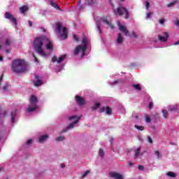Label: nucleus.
Masks as SVG:
<instances>
[{"instance_id": "nucleus-9", "label": "nucleus", "mask_w": 179, "mask_h": 179, "mask_svg": "<svg viewBox=\"0 0 179 179\" xmlns=\"http://www.w3.org/2000/svg\"><path fill=\"white\" fill-rule=\"evenodd\" d=\"M69 120L70 121H72V120H74V121L73 123L70 124L66 128V129L63 131V132H66V131H69V129H72V128H73L76 125V124L79 122V120H80V116L78 117L76 115H73V116L69 117Z\"/></svg>"}, {"instance_id": "nucleus-39", "label": "nucleus", "mask_w": 179, "mask_h": 179, "mask_svg": "<svg viewBox=\"0 0 179 179\" xmlns=\"http://www.w3.org/2000/svg\"><path fill=\"white\" fill-rule=\"evenodd\" d=\"M5 45H10V39H6V40Z\"/></svg>"}, {"instance_id": "nucleus-5", "label": "nucleus", "mask_w": 179, "mask_h": 179, "mask_svg": "<svg viewBox=\"0 0 179 179\" xmlns=\"http://www.w3.org/2000/svg\"><path fill=\"white\" fill-rule=\"evenodd\" d=\"M37 97L34 95L31 96L29 99V105L27 109V113H33V111H36L38 108L37 106L38 102Z\"/></svg>"}, {"instance_id": "nucleus-62", "label": "nucleus", "mask_w": 179, "mask_h": 179, "mask_svg": "<svg viewBox=\"0 0 179 179\" xmlns=\"http://www.w3.org/2000/svg\"><path fill=\"white\" fill-rule=\"evenodd\" d=\"M6 52H8V50H6Z\"/></svg>"}, {"instance_id": "nucleus-18", "label": "nucleus", "mask_w": 179, "mask_h": 179, "mask_svg": "<svg viewBox=\"0 0 179 179\" xmlns=\"http://www.w3.org/2000/svg\"><path fill=\"white\" fill-rule=\"evenodd\" d=\"M29 10V7L27 6H23L20 7V13H26Z\"/></svg>"}, {"instance_id": "nucleus-32", "label": "nucleus", "mask_w": 179, "mask_h": 179, "mask_svg": "<svg viewBox=\"0 0 179 179\" xmlns=\"http://www.w3.org/2000/svg\"><path fill=\"white\" fill-rule=\"evenodd\" d=\"M99 156H101V158L104 157V151L103 149H99Z\"/></svg>"}, {"instance_id": "nucleus-60", "label": "nucleus", "mask_w": 179, "mask_h": 179, "mask_svg": "<svg viewBox=\"0 0 179 179\" xmlns=\"http://www.w3.org/2000/svg\"><path fill=\"white\" fill-rule=\"evenodd\" d=\"M3 58H2V57L0 56V61H3Z\"/></svg>"}, {"instance_id": "nucleus-31", "label": "nucleus", "mask_w": 179, "mask_h": 179, "mask_svg": "<svg viewBox=\"0 0 179 179\" xmlns=\"http://www.w3.org/2000/svg\"><path fill=\"white\" fill-rule=\"evenodd\" d=\"M50 5L53 6V8H55V9H59V6H57V4L55 3L54 2H50Z\"/></svg>"}, {"instance_id": "nucleus-34", "label": "nucleus", "mask_w": 179, "mask_h": 179, "mask_svg": "<svg viewBox=\"0 0 179 179\" xmlns=\"http://www.w3.org/2000/svg\"><path fill=\"white\" fill-rule=\"evenodd\" d=\"M155 155L157 156V159H160V157H162L159 151H155Z\"/></svg>"}, {"instance_id": "nucleus-27", "label": "nucleus", "mask_w": 179, "mask_h": 179, "mask_svg": "<svg viewBox=\"0 0 179 179\" xmlns=\"http://www.w3.org/2000/svg\"><path fill=\"white\" fill-rule=\"evenodd\" d=\"M178 2V1L176 0L173 2L169 3L167 6L168 8H171V6H174V5H176V3H177Z\"/></svg>"}, {"instance_id": "nucleus-22", "label": "nucleus", "mask_w": 179, "mask_h": 179, "mask_svg": "<svg viewBox=\"0 0 179 179\" xmlns=\"http://www.w3.org/2000/svg\"><path fill=\"white\" fill-rule=\"evenodd\" d=\"M162 114H163V116H164L165 118H168V117H169V112L167 111V110L163 109V110H162Z\"/></svg>"}, {"instance_id": "nucleus-8", "label": "nucleus", "mask_w": 179, "mask_h": 179, "mask_svg": "<svg viewBox=\"0 0 179 179\" xmlns=\"http://www.w3.org/2000/svg\"><path fill=\"white\" fill-rule=\"evenodd\" d=\"M117 26L120 31H122V33H124V34H125L126 36H128L129 37H134V38L138 37L135 31H132L131 34H129V31H128V29H127V27L121 25V22H120V21L117 22Z\"/></svg>"}, {"instance_id": "nucleus-43", "label": "nucleus", "mask_w": 179, "mask_h": 179, "mask_svg": "<svg viewBox=\"0 0 179 179\" xmlns=\"http://www.w3.org/2000/svg\"><path fill=\"white\" fill-rule=\"evenodd\" d=\"M32 143H33V140L29 139L27 141V145H31Z\"/></svg>"}, {"instance_id": "nucleus-63", "label": "nucleus", "mask_w": 179, "mask_h": 179, "mask_svg": "<svg viewBox=\"0 0 179 179\" xmlns=\"http://www.w3.org/2000/svg\"><path fill=\"white\" fill-rule=\"evenodd\" d=\"M112 6L114 7V5L112 4Z\"/></svg>"}, {"instance_id": "nucleus-58", "label": "nucleus", "mask_w": 179, "mask_h": 179, "mask_svg": "<svg viewBox=\"0 0 179 179\" xmlns=\"http://www.w3.org/2000/svg\"><path fill=\"white\" fill-rule=\"evenodd\" d=\"M83 7H82V6L79 5L78 6V9H82Z\"/></svg>"}, {"instance_id": "nucleus-25", "label": "nucleus", "mask_w": 179, "mask_h": 179, "mask_svg": "<svg viewBox=\"0 0 179 179\" xmlns=\"http://www.w3.org/2000/svg\"><path fill=\"white\" fill-rule=\"evenodd\" d=\"M101 106L100 103H96L94 105V106H92V110H97V108H99Z\"/></svg>"}, {"instance_id": "nucleus-57", "label": "nucleus", "mask_w": 179, "mask_h": 179, "mask_svg": "<svg viewBox=\"0 0 179 179\" xmlns=\"http://www.w3.org/2000/svg\"><path fill=\"white\" fill-rule=\"evenodd\" d=\"M34 59H35V62H38V59H36V57H34Z\"/></svg>"}, {"instance_id": "nucleus-35", "label": "nucleus", "mask_w": 179, "mask_h": 179, "mask_svg": "<svg viewBox=\"0 0 179 179\" xmlns=\"http://www.w3.org/2000/svg\"><path fill=\"white\" fill-rule=\"evenodd\" d=\"M167 176H169V177H176V173H173V172H169L167 173Z\"/></svg>"}, {"instance_id": "nucleus-40", "label": "nucleus", "mask_w": 179, "mask_h": 179, "mask_svg": "<svg viewBox=\"0 0 179 179\" xmlns=\"http://www.w3.org/2000/svg\"><path fill=\"white\" fill-rule=\"evenodd\" d=\"M150 6V4L149 3V2L146 1L145 2V8L147 10L149 9Z\"/></svg>"}, {"instance_id": "nucleus-61", "label": "nucleus", "mask_w": 179, "mask_h": 179, "mask_svg": "<svg viewBox=\"0 0 179 179\" xmlns=\"http://www.w3.org/2000/svg\"><path fill=\"white\" fill-rule=\"evenodd\" d=\"M129 164H130V166H132V164H131V163H130Z\"/></svg>"}, {"instance_id": "nucleus-49", "label": "nucleus", "mask_w": 179, "mask_h": 179, "mask_svg": "<svg viewBox=\"0 0 179 179\" xmlns=\"http://www.w3.org/2000/svg\"><path fill=\"white\" fill-rule=\"evenodd\" d=\"M148 142L150 143H153V141H152V138H150V136H148Z\"/></svg>"}, {"instance_id": "nucleus-53", "label": "nucleus", "mask_w": 179, "mask_h": 179, "mask_svg": "<svg viewBox=\"0 0 179 179\" xmlns=\"http://www.w3.org/2000/svg\"><path fill=\"white\" fill-rule=\"evenodd\" d=\"M2 79H3V74H2V75L0 76V83H1V82H2Z\"/></svg>"}, {"instance_id": "nucleus-48", "label": "nucleus", "mask_w": 179, "mask_h": 179, "mask_svg": "<svg viewBox=\"0 0 179 179\" xmlns=\"http://www.w3.org/2000/svg\"><path fill=\"white\" fill-rule=\"evenodd\" d=\"M7 114L6 111H4V113L3 114H0V117H5Z\"/></svg>"}, {"instance_id": "nucleus-24", "label": "nucleus", "mask_w": 179, "mask_h": 179, "mask_svg": "<svg viewBox=\"0 0 179 179\" xmlns=\"http://www.w3.org/2000/svg\"><path fill=\"white\" fill-rule=\"evenodd\" d=\"M133 87L136 90H142V88L141 87V85H139V84H136V85H133Z\"/></svg>"}, {"instance_id": "nucleus-54", "label": "nucleus", "mask_w": 179, "mask_h": 179, "mask_svg": "<svg viewBox=\"0 0 179 179\" xmlns=\"http://www.w3.org/2000/svg\"><path fill=\"white\" fill-rule=\"evenodd\" d=\"M61 167H62V169H64L65 164H61Z\"/></svg>"}, {"instance_id": "nucleus-11", "label": "nucleus", "mask_w": 179, "mask_h": 179, "mask_svg": "<svg viewBox=\"0 0 179 179\" xmlns=\"http://www.w3.org/2000/svg\"><path fill=\"white\" fill-rule=\"evenodd\" d=\"M169 33L167 32H163L162 35H159L158 36V38L159 40V41H161L162 43H166V41H167V40H169Z\"/></svg>"}, {"instance_id": "nucleus-4", "label": "nucleus", "mask_w": 179, "mask_h": 179, "mask_svg": "<svg viewBox=\"0 0 179 179\" xmlns=\"http://www.w3.org/2000/svg\"><path fill=\"white\" fill-rule=\"evenodd\" d=\"M56 31H58L59 34V40H66L68 38V29L65 27L62 28L61 23L56 24Z\"/></svg>"}, {"instance_id": "nucleus-14", "label": "nucleus", "mask_w": 179, "mask_h": 179, "mask_svg": "<svg viewBox=\"0 0 179 179\" xmlns=\"http://www.w3.org/2000/svg\"><path fill=\"white\" fill-rule=\"evenodd\" d=\"M109 175L110 177H112V178H115V179H124L122 178V175L116 173V172H110Z\"/></svg>"}, {"instance_id": "nucleus-6", "label": "nucleus", "mask_w": 179, "mask_h": 179, "mask_svg": "<svg viewBox=\"0 0 179 179\" xmlns=\"http://www.w3.org/2000/svg\"><path fill=\"white\" fill-rule=\"evenodd\" d=\"M95 20L96 22V27H97V30L99 33V34H101L102 31H101V22H103V23H106V24H108V27H110V29H114V26H113V24H111V23H110V22H108V20L101 17H96L95 18Z\"/></svg>"}, {"instance_id": "nucleus-55", "label": "nucleus", "mask_w": 179, "mask_h": 179, "mask_svg": "<svg viewBox=\"0 0 179 179\" xmlns=\"http://www.w3.org/2000/svg\"><path fill=\"white\" fill-rule=\"evenodd\" d=\"M178 44H179V41H177V42H176L173 45H178Z\"/></svg>"}, {"instance_id": "nucleus-37", "label": "nucleus", "mask_w": 179, "mask_h": 179, "mask_svg": "<svg viewBox=\"0 0 179 179\" xmlns=\"http://www.w3.org/2000/svg\"><path fill=\"white\" fill-rule=\"evenodd\" d=\"M121 80H115L113 83H110V85H117V83H120Z\"/></svg>"}, {"instance_id": "nucleus-26", "label": "nucleus", "mask_w": 179, "mask_h": 179, "mask_svg": "<svg viewBox=\"0 0 179 179\" xmlns=\"http://www.w3.org/2000/svg\"><path fill=\"white\" fill-rule=\"evenodd\" d=\"M87 3H85V5H89L90 6H93L94 5V1L93 0H87Z\"/></svg>"}, {"instance_id": "nucleus-3", "label": "nucleus", "mask_w": 179, "mask_h": 179, "mask_svg": "<svg viewBox=\"0 0 179 179\" xmlns=\"http://www.w3.org/2000/svg\"><path fill=\"white\" fill-rule=\"evenodd\" d=\"M90 42V39L87 36H84L82 40L83 45H80L76 48L74 51L75 55H78L79 52H81V58H83L85 55H86V50L87 49V45H89V43Z\"/></svg>"}, {"instance_id": "nucleus-38", "label": "nucleus", "mask_w": 179, "mask_h": 179, "mask_svg": "<svg viewBox=\"0 0 179 179\" xmlns=\"http://www.w3.org/2000/svg\"><path fill=\"white\" fill-rule=\"evenodd\" d=\"M152 16V13L148 12L146 15V19H150V17Z\"/></svg>"}, {"instance_id": "nucleus-36", "label": "nucleus", "mask_w": 179, "mask_h": 179, "mask_svg": "<svg viewBox=\"0 0 179 179\" xmlns=\"http://www.w3.org/2000/svg\"><path fill=\"white\" fill-rule=\"evenodd\" d=\"M133 118H135V120H138L139 118V116L138 115V113H134L132 115Z\"/></svg>"}, {"instance_id": "nucleus-41", "label": "nucleus", "mask_w": 179, "mask_h": 179, "mask_svg": "<svg viewBox=\"0 0 179 179\" xmlns=\"http://www.w3.org/2000/svg\"><path fill=\"white\" fill-rule=\"evenodd\" d=\"M106 108L102 107L100 108L99 113H104V111H106Z\"/></svg>"}, {"instance_id": "nucleus-51", "label": "nucleus", "mask_w": 179, "mask_h": 179, "mask_svg": "<svg viewBox=\"0 0 179 179\" xmlns=\"http://www.w3.org/2000/svg\"><path fill=\"white\" fill-rule=\"evenodd\" d=\"M175 24L176 26H178V27H179V20H177L176 22H175Z\"/></svg>"}, {"instance_id": "nucleus-7", "label": "nucleus", "mask_w": 179, "mask_h": 179, "mask_svg": "<svg viewBox=\"0 0 179 179\" xmlns=\"http://www.w3.org/2000/svg\"><path fill=\"white\" fill-rule=\"evenodd\" d=\"M113 13L115 15H118L119 16L124 15L125 19H128L129 17V13L125 7H119L117 10H113Z\"/></svg>"}, {"instance_id": "nucleus-30", "label": "nucleus", "mask_w": 179, "mask_h": 179, "mask_svg": "<svg viewBox=\"0 0 179 179\" xmlns=\"http://www.w3.org/2000/svg\"><path fill=\"white\" fill-rule=\"evenodd\" d=\"M64 139H65V137H64V136H59V137H57L56 138V141L57 142H61V141H64Z\"/></svg>"}, {"instance_id": "nucleus-46", "label": "nucleus", "mask_w": 179, "mask_h": 179, "mask_svg": "<svg viewBox=\"0 0 179 179\" xmlns=\"http://www.w3.org/2000/svg\"><path fill=\"white\" fill-rule=\"evenodd\" d=\"M138 170H143V169H144V167H143V166H142V165H139L138 166Z\"/></svg>"}, {"instance_id": "nucleus-33", "label": "nucleus", "mask_w": 179, "mask_h": 179, "mask_svg": "<svg viewBox=\"0 0 179 179\" xmlns=\"http://www.w3.org/2000/svg\"><path fill=\"white\" fill-rule=\"evenodd\" d=\"M90 171H86L85 172H84V173L82 176V178H85V177H86V176L90 174Z\"/></svg>"}, {"instance_id": "nucleus-1", "label": "nucleus", "mask_w": 179, "mask_h": 179, "mask_svg": "<svg viewBox=\"0 0 179 179\" xmlns=\"http://www.w3.org/2000/svg\"><path fill=\"white\" fill-rule=\"evenodd\" d=\"M34 48L38 55L47 58L52 52V41L45 36H38L34 41Z\"/></svg>"}, {"instance_id": "nucleus-2", "label": "nucleus", "mask_w": 179, "mask_h": 179, "mask_svg": "<svg viewBox=\"0 0 179 179\" xmlns=\"http://www.w3.org/2000/svg\"><path fill=\"white\" fill-rule=\"evenodd\" d=\"M11 69L14 73H23L27 71V63L23 59H15L12 62Z\"/></svg>"}, {"instance_id": "nucleus-19", "label": "nucleus", "mask_w": 179, "mask_h": 179, "mask_svg": "<svg viewBox=\"0 0 179 179\" xmlns=\"http://www.w3.org/2000/svg\"><path fill=\"white\" fill-rule=\"evenodd\" d=\"M47 138H48V136L47 134L41 136L38 138V142H40V143H41L44 142V141H45V139H47Z\"/></svg>"}, {"instance_id": "nucleus-47", "label": "nucleus", "mask_w": 179, "mask_h": 179, "mask_svg": "<svg viewBox=\"0 0 179 179\" xmlns=\"http://www.w3.org/2000/svg\"><path fill=\"white\" fill-rule=\"evenodd\" d=\"M153 108V102H150L149 103V108Z\"/></svg>"}, {"instance_id": "nucleus-29", "label": "nucleus", "mask_w": 179, "mask_h": 179, "mask_svg": "<svg viewBox=\"0 0 179 179\" xmlns=\"http://www.w3.org/2000/svg\"><path fill=\"white\" fill-rule=\"evenodd\" d=\"M106 110V114L108 115H110V114L112 113L111 108L110 107L107 106Z\"/></svg>"}, {"instance_id": "nucleus-13", "label": "nucleus", "mask_w": 179, "mask_h": 179, "mask_svg": "<svg viewBox=\"0 0 179 179\" xmlns=\"http://www.w3.org/2000/svg\"><path fill=\"white\" fill-rule=\"evenodd\" d=\"M43 84V81L40 79V76L38 75L35 76V79L34 80V85L38 87L41 85Z\"/></svg>"}, {"instance_id": "nucleus-59", "label": "nucleus", "mask_w": 179, "mask_h": 179, "mask_svg": "<svg viewBox=\"0 0 179 179\" xmlns=\"http://www.w3.org/2000/svg\"><path fill=\"white\" fill-rule=\"evenodd\" d=\"M41 30L45 33V29H44V28H41Z\"/></svg>"}, {"instance_id": "nucleus-21", "label": "nucleus", "mask_w": 179, "mask_h": 179, "mask_svg": "<svg viewBox=\"0 0 179 179\" xmlns=\"http://www.w3.org/2000/svg\"><path fill=\"white\" fill-rule=\"evenodd\" d=\"M141 155H142V154H141V147H139L136 150L135 157H139Z\"/></svg>"}, {"instance_id": "nucleus-50", "label": "nucleus", "mask_w": 179, "mask_h": 179, "mask_svg": "<svg viewBox=\"0 0 179 179\" xmlns=\"http://www.w3.org/2000/svg\"><path fill=\"white\" fill-rule=\"evenodd\" d=\"M159 23H160L161 24H164V19H161V20H159Z\"/></svg>"}, {"instance_id": "nucleus-52", "label": "nucleus", "mask_w": 179, "mask_h": 179, "mask_svg": "<svg viewBox=\"0 0 179 179\" xmlns=\"http://www.w3.org/2000/svg\"><path fill=\"white\" fill-rule=\"evenodd\" d=\"M28 23H29V25L30 27H31V26H33V22H31V21H29Z\"/></svg>"}, {"instance_id": "nucleus-12", "label": "nucleus", "mask_w": 179, "mask_h": 179, "mask_svg": "<svg viewBox=\"0 0 179 179\" xmlns=\"http://www.w3.org/2000/svg\"><path fill=\"white\" fill-rule=\"evenodd\" d=\"M66 58V55H62L59 59L57 58V56H55L52 58V62H57V64H61L64 59Z\"/></svg>"}, {"instance_id": "nucleus-64", "label": "nucleus", "mask_w": 179, "mask_h": 179, "mask_svg": "<svg viewBox=\"0 0 179 179\" xmlns=\"http://www.w3.org/2000/svg\"><path fill=\"white\" fill-rule=\"evenodd\" d=\"M6 179H8V178H6Z\"/></svg>"}, {"instance_id": "nucleus-28", "label": "nucleus", "mask_w": 179, "mask_h": 179, "mask_svg": "<svg viewBox=\"0 0 179 179\" xmlns=\"http://www.w3.org/2000/svg\"><path fill=\"white\" fill-rule=\"evenodd\" d=\"M135 128L138 131H143V129H145V127L143 126H138L136 124L135 125Z\"/></svg>"}, {"instance_id": "nucleus-42", "label": "nucleus", "mask_w": 179, "mask_h": 179, "mask_svg": "<svg viewBox=\"0 0 179 179\" xmlns=\"http://www.w3.org/2000/svg\"><path fill=\"white\" fill-rule=\"evenodd\" d=\"M151 120L150 117H149L148 116L145 117V122H150Z\"/></svg>"}, {"instance_id": "nucleus-20", "label": "nucleus", "mask_w": 179, "mask_h": 179, "mask_svg": "<svg viewBox=\"0 0 179 179\" xmlns=\"http://www.w3.org/2000/svg\"><path fill=\"white\" fill-rule=\"evenodd\" d=\"M124 38H122V35H121V34H118V36L117 39V44H121Z\"/></svg>"}, {"instance_id": "nucleus-17", "label": "nucleus", "mask_w": 179, "mask_h": 179, "mask_svg": "<svg viewBox=\"0 0 179 179\" xmlns=\"http://www.w3.org/2000/svg\"><path fill=\"white\" fill-rule=\"evenodd\" d=\"M10 117H11V124L12 125H13V124H15V122H16V110L11 113Z\"/></svg>"}, {"instance_id": "nucleus-23", "label": "nucleus", "mask_w": 179, "mask_h": 179, "mask_svg": "<svg viewBox=\"0 0 179 179\" xmlns=\"http://www.w3.org/2000/svg\"><path fill=\"white\" fill-rule=\"evenodd\" d=\"M2 89L3 92H8V89H9V84L6 83Z\"/></svg>"}, {"instance_id": "nucleus-44", "label": "nucleus", "mask_w": 179, "mask_h": 179, "mask_svg": "<svg viewBox=\"0 0 179 179\" xmlns=\"http://www.w3.org/2000/svg\"><path fill=\"white\" fill-rule=\"evenodd\" d=\"M73 39L75 40V41H79V38L76 35L73 36Z\"/></svg>"}, {"instance_id": "nucleus-45", "label": "nucleus", "mask_w": 179, "mask_h": 179, "mask_svg": "<svg viewBox=\"0 0 179 179\" xmlns=\"http://www.w3.org/2000/svg\"><path fill=\"white\" fill-rule=\"evenodd\" d=\"M64 66H61L58 69H57V72H60L62 69H63Z\"/></svg>"}, {"instance_id": "nucleus-16", "label": "nucleus", "mask_w": 179, "mask_h": 179, "mask_svg": "<svg viewBox=\"0 0 179 179\" xmlns=\"http://www.w3.org/2000/svg\"><path fill=\"white\" fill-rule=\"evenodd\" d=\"M76 100L78 106H83L85 104V99L79 96H76Z\"/></svg>"}, {"instance_id": "nucleus-56", "label": "nucleus", "mask_w": 179, "mask_h": 179, "mask_svg": "<svg viewBox=\"0 0 179 179\" xmlns=\"http://www.w3.org/2000/svg\"><path fill=\"white\" fill-rule=\"evenodd\" d=\"M2 48V41L0 40V50Z\"/></svg>"}, {"instance_id": "nucleus-15", "label": "nucleus", "mask_w": 179, "mask_h": 179, "mask_svg": "<svg viewBox=\"0 0 179 179\" xmlns=\"http://www.w3.org/2000/svg\"><path fill=\"white\" fill-rule=\"evenodd\" d=\"M169 111H178L179 110V105L175 104V105H170L168 107Z\"/></svg>"}, {"instance_id": "nucleus-10", "label": "nucleus", "mask_w": 179, "mask_h": 179, "mask_svg": "<svg viewBox=\"0 0 179 179\" xmlns=\"http://www.w3.org/2000/svg\"><path fill=\"white\" fill-rule=\"evenodd\" d=\"M4 17H5V19H8V20H10V22H12V23L13 24H15V26H16V24H17V20H16V18H15L13 15H12L10 13L6 12L4 14Z\"/></svg>"}]
</instances>
